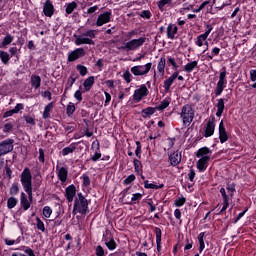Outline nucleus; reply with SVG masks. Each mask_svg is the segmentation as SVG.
Segmentation results:
<instances>
[{"instance_id":"obj_1","label":"nucleus","mask_w":256,"mask_h":256,"mask_svg":"<svg viewBox=\"0 0 256 256\" xmlns=\"http://www.w3.org/2000/svg\"><path fill=\"white\" fill-rule=\"evenodd\" d=\"M20 182L25 193L28 195V201L31 203V201H33V175L31 174V169H29V167L23 169L20 174Z\"/></svg>"},{"instance_id":"obj_2","label":"nucleus","mask_w":256,"mask_h":256,"mask_svg":"<svg viewBox=\"0 0 256 256\" xmlns=\"http://www.w3.org/2000/svg\"><path fill=\"white\" fill-rule=\"evenodd\" d=\"M74 44L79 47L81 45H95V37H97V30H87L84 33H81V35L74 34Z\"/></svg>"},{"instance_id":"obj_3","label":"nucleus","mask_w":256,"mask_h":256,"mask_svg":"<svg viewBox=\"0 0 256 256\" xmlns=\"http://www.w3.org/2000/svg\"><path fill=\"white\" fill-rule=\"evenodd\" d=\"M89 211V201L85 196H83V193H78L77 197L74 200L73 205V215H77V213H80V215H87V212Z\"/></svg>"},{"instance_id":"obj_4","label":"nucleus","mask_w":256,"mask_h":256,"mask_svg":"<svg viewBox=\"0 0 256 256\" xmlns=\"http://www.w3.org/2000/svg\"><path fill=\"white\" fill-rule=\"evenodd\" d=\"M226 87H227V68L222 67L219 74L218 82L216 84V87L214 88V96L212 97V99H215V97H221Z\"/></svg>"},{"instance_id":"obj_5","label":"nucleus","mask_w":256,"mask_h":256,"mask_svg":"<svg viewBox=\"0 0 256 256\" xmlns=\"http://www.w3.org/2000/svg\"><path fill=\"white\" fill-rule=\"evenodd\" d=\"M147 41V38L140 37L138 39H132L126 42L123 46L118 47L119 51H137L139 47H143Z\"/></svg>"},{"instance_id":"obj_6","label":"nucleus","mask_w":256,"mask_h":256,"mask_svg":"<svg viewBox=\"0 0 256 256\" xmlns=\"http://www.w3.org/2000/svg\"><path fill=\"white\" fill-rule=\"evenodd\" d=\"M180 117L183 125H191L193 119H195V109H193V106L191 104H185L181 109Z\"/></svg>"},{"instance_id":"obj_7","label":"nucleus","mask_w":256,"mask_h":256,"mask_svg":"<svg viewBox=\"0 0 256 256\" xmlns=\"http://www.w3.org/2000/svg\"><path fill=\"white\" fill-rule=\"evenodd\" d=\"M141 153H143L141 141H136L135 155L137 158L133 159L134 171L136 175H141V173H143V163L139 161V159H141Z\"/></svg>"},{"instance_id":"obj_8","label":"nucleus","mask_w":256,"mask_h":256,"mask_svg":"<svg viewBox=\"0 0 256 256\" xmlns=\"http://www.w3.org/2000/svg\"><path fill=\"white\" fill-rule=\"evenodd\" d=\"M151 67H153V63L149 62L145 65H137L133 66L130 71L133 73L135 77H141L143 75H147L151 71Z\"/></svg>"},{"instance_id":"obj_9","label":"nucleus","mask_w":256,"mask_h":256,"mask_svg":"<svg viewBox=\"0 0 256 256\" xmlns=\"http://www.w3.org/2000/svg\"><path fill=\"white\" fill-rule=\"evenodd\" d=\"M102 241H104V243L109 251H115V249H117V247H118L117 242L115 241V238L113 237V234L109 230H106V234H103Z\"/></svg>"},{"instance_id":"obj_10","label":"nucleus","mask_w":256,"mask_h":256,"mask_svg":"<svg viewBox=\"0 0 256 256\" xmlns=\"http://www.w3.org/2000/svg\"><path fill=\"white\" fill-rule=\"evenodd\" d=\"M149 95V89L145 84H142L139 89H136L133 94V103H141L143 101V97H147Z\"/></svg>"},{"instance_id":"obj_11","label":"nucleus","mask_w":256,"mask_h":256,"mask_svg":"<svg viewBox=\"0 0 256 256\" xmlns=\"http://www.w3.org/2000/svg\"><path fill=\"white\" fill-rule=\"evenodd\" d=\"M85 55H87L85 48H83V47L76 48L75 50L68 53L67 61H68V63H73V62L77 61L78 59H83V57H85Z\"/></svg>"},{"instance_id":"obj_12","label":"nucleus","mask_w":256,"mask_h":256,"mask_svg":"<svg viewBox=\"0 0 256 256\" xmlns=\"http://www.w3.org/2000/svg\"><path fill=\"white\" fill-rule=\"evenodd\" d=\"M14 143L15 140L11 138H8L0 142V157H3V155H7V153H11V151H13Z\"/></svg>"},{"instance_id":"obj_13","label":"nucleus","mask_w":256,"mask_h":256,"mask_svg":"<svg viewBox=\"0 0 256 256\" xmlns=\"http://www.w3.org/2000/svg\"><path fill=\"white\" fill-rule=\"evenodd\" d=\"M213 135H215V116H211L204 126L203 137L207 139L209 137H213Z\"/></svg>"},{"instance_id":"obj_14","label":"nucleus","mask_w":256,"mask_h":256,"mask_svg":"<svg viewBox=\"0 0 256 256\" xmlns=\"http://www.w3.org/2000/svg\"><path fill=\"white\" fill-rule=\"evenodd\" d=\"M111 16H112L111 10L100 14L96 20V27H103V25H106V23H110Z\"/></svg>"},{"instance_id":"obj_15","label":"nucleus","mask_w":256,"mask_h":256,"mask_svg":"<svg viewBox=\"0 0 256 256\" xmlns=\"http://www.w3.org/2000/svg\"><path fill=\"white\" fill-rule=\"evenodd\" d=\"M206 28L207 30L205 31V33L197 37L195 45H197L198 47H203V41H207V37H209V35H211V31H213V26L211 24H207Z\"/></svg>"},{"instance_id":"obj_16","label":"nucleus","mask_w":256,"mask_h":256,"mask_svg":"<svg viewBox=\"0 0 256 256\" xmlns=\"http://www.w3.org/2000/svg\"><path fill=\"white\" fill-rule=\"evenodd\" d=\"M57 177L61 183H67V179L69 178V170L67 167L56 166Z\"/></svg>"},{"instance_id":"obj_17","label":"nucleus","mask_w":256,"mask_h":256,"mask_svg":"<svg viewBox=\"0 0 256 256\" xmlns=\"http://www.w3.org/2000/svg\"><path fill=\"white\" fill-rule=\"evenodd\" d=\"M219 140L220 143L223 145V143H227L229 141V134H227V130L225 129V124L223 123V120L219 123Z\"/></svg>"},{"instance_id":"obj_18","label":"nucleus","mask_w":256,"mask_h":256,"mask_svg":"<svg viewBox=\"0 0 256 256\" xmlns=\"http://www.w3.org/2000/svg\"><path fill=\"white\" fill-rule=\"evenodd\" d=\"M76 195H77V187H75L74 184L69 185L65 189V197H66L68 203H73V199H75Z\"/></svg>"},{"instance_id":"obj_19","label":"nucleus","mask_w":256,"mask_h":256,"mask_svg":"<svg viewBox=\"0 0 256 256\" xmlns=\"http://www.w3.org/2000/svg\"><path fill=\"white\" fill-rule=\"evenodd\" d=\"M43 13L45 17H51L55 15V6L51 0H46L43 6Z\"/></svg>"},{"instance_id":"obj_20","label":"nucleus","mask_w":256,"mask_h":256,"mask_svg":"<svg viewBox=\"0 0 256 256\" xmlns=\"http://www.w3.org/2000/svg\"><path fill=\"white\" fill-rule=\"evenodd\" d=\"M168 159L172 167H177V165L181 163L182 156H181V153L179 154V151H174L168 154Z\"/></svg>"},{"instance_id":"obj_21","label":"nucleus","mask_w":256,"mask_h":256,"mask_svg":"<svg viewBox=\"0 0 256 256\" xmlns=\"http://www.w3.org/2000/svg\"><path fill=\"white\" fill-rule=\"evenodd\" d=\"M209 161H210V156H205L203 158H200L197 161L196 167H197L199 173H205V171H207V166H208Z\"/></svg>"},{"instance_id":"obj_22","label":"nucleus","mask_w":256,"mask_h":256,"mask_svg":"<svg viewBox=\"0 0 256 256\" xmlns=\"http://www.w3.org/2000/svg\"><path fill=\"white\" fill-rule=\"evenodd\" d=\"M178 31H179V28L177 27V25L170 23L166 29L167 38L171 39L173 41L175 39V35H177Z\"/></svg>"},{"instance_id":"obj_23","label":"nucleus","mask_w":256,"mask_h":256,"mask_svg":"<svg viewBox=\"0 0 256 256\" xmlns=\"http://www.w3.org/2000/svg\"><path fill=\"white\" fill-rule=\"evenodd\" d=\"M20 207L23 211H29L31 208V202L27 198V194H25V192H21L20 194Z\"/></svg>"},{"instance_id":"obj_24","label":"nucleus","mask_w":256,"mask_h":256,"mask_svg":"<svg viewBox=\"0 0 256 256\" xmlns=\"http://www.w3.org/2000/svg\"><path fill=\"white\" fill-rule=\"evenodd\" d=\"M227 101V99L225 98H219L217 99V103H216V117H221L225 111V102Z\"/></svg>"},{"instance_id":"obj_25","label":"nucleus","mask_w":256,"mask_h":256,"mask_svg":"<svg viewBox=\"0 0 256 256\" xmlns=\"http://www.w3.org/2000/svg\"><path fill=\"white\" fill-rule=\"evenodd\" d=\"M154 233L156 236V245H157L158 256H161V237L163 235V231H161V228L155 227Z\"/></svg>"},{"instance_id":"obj_26","label":"nucleus","mask_w":256,"mask_h":256,"mask_svg":"<svg viewBox=\"0 0 256 256\" xmlns=\"http://www.w3.org/2000/svg\"><path fill=\"white\" fill-rule=\"evenodd\" d=\"M211 149H209V147L205 146L202 147L200 149H198V151L196 152V157L199 159H203V157H211Z\"/></svg>"},{"instance_id":"obj_27","label":"nucleus","mask_w":256,"mask_h":256,"mask_svg":"<svg viewBox=\"0 0 256 256\" xmlns=\"http://www.w3.org/2000/svg\"><path fill=\"white\" fill-rule=\"evenodd\" d=\"M15 37L10 33H7L6 36L3 38L2 42L0 43V49H7L8 45H11L14 41Z\"/></svg>"},{"instance_id":"obj_28","label":"nucleus","mask_w":256,"mask_h":256,"mask_svg":"<svg viewBox=\"0 0 256 256\" xmlns=\"http://www.w3.org/2000/svg\"><path fill=\"white\" fill-rule=\"evenodd\" d=\"M156 112H157L156 107H147L146 109H142L141 115L143 119H147V118L151 119V116L155 115Z\"/></svg>"},{"instance_id":"obj_29","label":"nucleus","mask_w":256,"mask_h":256,"mask_svg":"<svg viewBox=\"0 0 256 256\" xmlns=\"http://www.w3.org/2000/svg\"><path fill=\"white\" fill-rule=\"evenodd\" d=\"M81 142H73L69 146L62 149L61 153L63 157H67L70 153H74L75 149H77V145H79Z\"/></svg>"},{"instance_id":"obj_30","label":"nucleus","mask_w":256,"mask_h":256,"mask_svg":"<svg viewBox=\"0 0 256 256\" xmlns=\"http://www.w3.org/2000/svg\"><path fill=\"white\" fill-rule=\"evenodd\" d=\"M55 107V102L48 103L43 111L42 119H51V111Z\"/></svg>"},{"instance_id":"obj_31","label":"nucleus","mask_w":256,"mask_h":256,"mask_svg":"<svg viewBox=\"0 0 256 256\" xmlns=\"http://www.w3.org/2000/svg\"><path fill=\"white\" fill-rule=\"evenodd\" d=\"M30 84L33 89H39L41 87V76L32 74Z\"/></svg>"},{"instance_id":"obj_32","label":"nucleus","mask_w":256,"mask_h":256,"mask_svg":"<svg viewBox=\"0 0 256 256\" xmlns=\"http://www.w3.org/2000/svg\"><path fill=\"white\" fill-rule=\"evenodd\" d=\"M93 85H95V76H89L83 82L85 91H91V89H93Z\"/></svg>"},{"instance_id":"obj_33","label":"nucleus","mask_w":256,"mask_h":256,"mask_svg":"<svg viewBox=\"0 0 256 256\" xmlns=\"http://www.w3.org/2000/svg\"><path fill=\"white\" fill-rule=\"evenodd\" d=\"M143 199V194L135 193L132 195V198L124 201V205H133Z\"/></svg>"},{"instance_id":"obj_34","label":"nucleus","mask_w":256,"mask_h":256,"mask_svg":"<svg viewBox=\"0 0 256 256\" xmlns=\"http://www.w3.org/2000/svg\"><path fill=\"white\" fill-rule=\"evenodd\" d=\"M163 187H165L164 184L157 185L156 182L149 183V180H145L144 181V189H154V190H157V189H163Z\"/></svg>"},{"instance_id":"obj_35","label":"nucleus","mask_w":256,"mask_h":256,"mask_svg":"<svg viewBox=\"0 0 256 256\" xmlns=\"http://www.w3.org/2000/svg\"><path fill=\"white\" fill-rule=\"evenodd\" d=\"M198 242H199V248L198 251L199 253H203V251L205 250V232H201L198 237Z\"/></svg>"},{"instance_id":"obj_36","label":"nucleus","mask_w":256,"mask_h":256,"mask_svg":"<svg viewBox=\"0 0 256 256\" xmlns=\"http://www.w3.org/2000/svg\"><path fill=\"white\" fill-rule=\"evenodd\" d=\"M169 105H171V98L167 97L160 103V105L156 106V111H164Z\"/></svg>"},{"instance_id":"obj_37","label":"nucleus","mask_w":256,"mask_h":256,"mask_svg":"<svg viewBox=\"0 0 256 256\" xmlns=\"http://www.w3.org/2000/svg\"><path fill=\"white\" fill-rule=\"evenodd\" d=\"M235 187H237L235 182H228L226 184V190L228 191L230 197H234L235 193L237 192Z\"/></svg>"},{"instance_id":"obj_38","label":"nucleus","mask_w":256,"mask_h":256,"mask_svg":"<svg viewBox=\"0 0 256 256\" xmlns=\"http://www.w3.org/2000/svg\"><path fill=\"white\" fill-rule=\"evenodd\" d=\"M197 65H199V63L197 61H192L190 63H187L185 66H184V71L186 73H193L194 69L197 68Z\"/></svg>"},{"instance_id":"obj_39","label":"nucleus","mask_w":256,"mask_h":256,"mask_svg":"<svg viewBox=\"0 0 256 256\" xmlns=\"http://www.w3.org/2000/svg\"><path fill=\"white\" fill-rule=\"evenodd\" d=\"M17 203H19V199L15 198V196H11L7 199V208L15 209V207H17Z\"/></svg>"},{"instance_id":"obj_40","label":"nucleus","mask_w":256,"mask_h":256,"mask_svg":"<svg viewBox=\"0 0 256 256\" xmlns=\"http://www.w3.org/2000/svg\"><path fill=\"white\" fill-rule=\"evenodd\" d=\"M0 59L3 65H9V61H11V56H9V53L0 50Z\"/></svg>"},{"instance_id":"obj_41","label":"nucleus","mask_w":256,"mask_h":256,"mask_svg":"<svg viewBox=\"0 0 256 256\" xmlns=\"http://www.w3.org/2000/svg\"><path fill=\"white\" fill-rule=\"evenodd\" d=\"M19 182H14L9 190V195H11V197H15V195H19Z\"/></svg>"},{"instance_id":"obj_42","label":"nucleus","mask_w":256,"mask_h":256,"mask_svg":"<svg viewBox=\"0 0 256 256\" xmlns=\"http://www.w3.org/2000/svg\"><path fill=\"white\" fill-rule=\"evenodd\" d=\"M165 65H167V60L165 57H161L157 65V70L159 73H162V75L165 73Z\"/></svg>"},{"instance_id":"obj_43","label":"nucleus","mask_w":256,"mask_h":256,"mask_svg":"<svg viewBox=\"0 0 256 256\" xmlns=\"http://www.w3.org/2000/svg\"><path fill=\"white\" fill-rule=\"evenodd\" d=\"M75 111H76L75 104H73V102H69L66 107V115L68 117H73V113H75Z\"/></svg>"},{"instance_id":"obj_44","label":"nucleus","mask_w":256,"mask_h":256,"mask_svg":"<svg viewBox=\"0 0 256 256\" xmlns=\"http://www.w3.org/2000/svg\"><path fill=\"white\" fill-rule=\"evenodd\" d=\"M220 53H221V49L219 47H214L212 48L211 53H207L206 56L210 61H212L213 57L219 56Z\"/></svg>"},{"instance_id":"obj_45","label":"nucleus","mask_w":256,"mask_h":256,"mask_svg":"<svg viewBox=\"0 0 256 256\" xmlns=\"http://www.w3.org/2000/svg\"><path fill=\"white\" fill-rule=\"evenodd\" d=\"M218 4L217 9H225V7L231 5V0H214Z\"/></svg>"},{"instance_id":"obj_46","label":"nucleus","mask_w":256,"mask_h":256,"mask_svg":"<svg viewBox=\"0 0 256 256\" xmlns=\"http://www.w3.org/2000/svg\"><path fill=\"white\" fill-rule=\"evenodd\" d=\"M77 9V2L73 1L66 6V13L67 15H71Z\"/></svg>"},{"instance_id":"obj_47","label":"nucleus","mask_w":256,"mask_h":256,"mask_svg":"<svg viewBox=\"0 0 256 256\" xmlns=\"http://www.w3.org/2000/svg\"><path fill=\"white\" fill-rule=\"evenodd\" d=\"M172 2L173 0H160L157 2V7L160 11H163V9H165V6L171 5Z\"/></svg>"},{"instance_id":"obj_48","label":"nucleus","mask_w":256,"mask_h":256,"mask_svg":"<svg viewBox=\"0 0 256 256\" xmlns=\"http://www.w3.org/2000/svg\"><path fill=\"white\" fill-rule=\"evenodd\" d=\"M174 82L175 80H172L171 77L164 81V89L166 93H169V91H171V85H173Z\"/></svg>"},{"instance_id":"obj_49","label":"nucleus","mask_w":256,"mask_h":256,"mask_svg":"<svg viewBox=\"0 0 256 256\" xmlns=\"http://www.w3.org/2000/svg\"><path fill=\"white\" fill-rule=\"evenodd\" d=\"M36 227L38 231H41L42 233H45V223L41 221V218L36 217Z\"/></svg>"},{"instance_id":"obj_50","label":"nucleus","mask_w":256,"mask_h":256,"mask_svg":"<svg viewBox=\"0 0 256 256\" xmlns=\"http://www.w3.org/2000/svg\"><path fill=\"white\" fill-rule=\"evenodd\" d=\"M77 71L80 73V75L82 77H85V75H87V73H89L88 69L86 68V66L82 65V64H78L76 66Z\"/></svg>"},{"instance_id":"obj_51","label":"nucleus","mask_w":256,"mask_h":256,"mask_svg":"<svg viewBox=\"0 0 256 256\" xmlns=\"http://www.w3.org/2000/svg\"><path fill=\"white\" fill-rule=\"evenodd\" d=\"M131 190V186L125 188L121 193H120V201H122V203H125V201H128L127 198V194L129 193V191Z\"/></svg>"},{"instance_id":"obj_52","label":"nucleus","mask_w":256,"mask_h":256,"mask_svg":"<svg viewBox=\"0 0 256 256\" xmlns=\"http://www.w3.org/2000/svg\"><path fill=\"white\" fill-rule=\"evenodd\" d=\"M107 251H105V249H103V246L98 245L95 248V255L96 256H107Z\"/></svg>"},{"instance_id":"obj_53","label":"nucleus","mask_w":256,"mask_h":256,"mask_svg":"<svg viewBox=\"0 0 256 256\" xmlns=\"http://www.w3.org/2000/svg\"><path fill=\"white\" fill-rule=\"evenodd\" d=\"M139 16H140L142 19H151V17H153V14H151V11H150V10H142V11L139 13Z\"/></svg>"},{"instance_id":"obj_54","label":"nucleus","mask_w":256,"mask_h":256,"mask_svg":"<svg viewBox=\"0 0 256 256\" xmlns=\"http://www.w3.org/2000/svg\"><path fill=\"white\" fill-rule=\"evenodd\" d=\"M4 169H5L7 179L9 180L13 179V170H11V165L6 164Z\"/></svg>"},{"instance_id":"obj_55","label":"nucleus","mask_w":256,"mask_h":256,"mask_svg":"<svg viewBox=\"0 0 256 256\" xmlns=\"http://www.w3.org/2000/svg\"><path fill=\"white\" fill-rule=\"evenodd\" d=\"M44 217H46V219H49V217H51V215L53 214V209H51V207L49 206H45L43 208V211H42Z\"/></svg>"},{"instance_id":"obj_56","label":"nucleus","mask_w":256,"mask_h":256,"mask_svg":"<svg viewBox=\"0 0 256 256\" xmlns=\"http://www.w3.org/2000/svg\"><path fill=\"white\" fill-rule=\"evenodd\" d=\"M185 203H187V198L181 197V198H177L175 200L174 205L176 207H183V205H185Z\"/></svg>"},{"instance_id":"obj_57","label":"nucleus","mask_w":256,"mask_h":256,"mask_svg":"<svg viewBox=\"0 0 256 256\" xmlns=\"http://www.w3.org/2000/svg\"><path fill=\"white\" fill-rule=\"evenodd\" d=\"M135 179H137L135 174H130L126 179H124L123 185H131Z\"/></svg>"},{"instance_id":"obj_58","label":"nucleus","mask_w":256,"mask_h":256,"mask_svg":"<svg viewBox=\"0 0 256 256\" xmlns=\"http://www.w3.org/2000/svg\"><path fill=\"white\" fill-rule=\"evenodd\" d=\"M13 123H14V120L12 119V122H8V123H5L4 124V133H11V131H13Z\"/></svg>"},{"instance_id":"obj_59","label":"nucleus","mask_w":256,"mask_h":256,"mask_svg":"<svg viewBox=\"0 0 256 256\" xmlns=\"http://www.w3.org/2000/svg\"><path fill=\"white\" fill-rule=\"evenodd\" d=\"M64 239H65V241H70L68 244H67V247H66V251H70V249H71V245H72V243H73V236H71V234H66L65 236H64Z\"/></svg>"},{"instance_id":"obj_60","label":"nucleus","mask_w":256,"mask_h":256,"mask_svg":"<svg viewBox=\"0 0 256 256\" xmlns=\"http://www.w3.org/2000/svg\"><path fill=\"white\" fill-rule=\"evenodd\" d=\"M122 77L124 81H126L127 83H131L133 75L131 74V72H129V70H126L123 73Z\"/></svg>"},{"instance_id":"obj_61","label":"nucleus","mask_w":256,"mask_h":256,"mask_svg":"<svg viewBox=\"0 0 256 256\" xmlns=\"http://www.w3.org/2000/svg\"><path fill=\"white\" fill-rule=\"evenodd\" d=\"M24 120H25V122L27 123V125H32V126H35V125H36V123H35V117H33V116H29V115L24 116Z\"/></svg>"},{"instance_id":"obj_62","label":"nucleus","mask_w":256,"mask_h":256,"mask_svg":"<svg viewBox=\"0 0 256 256\" xmlns=\"http://www.w3.org/2000/svg\"><path fill=\"white\" fill-rule=\"evenodd\" d=\"M81 177L83 179V186L89 187V185H91V178H89V176L86 174H83Z\"/></svg>"},{"instance_id":"obj_63","label":"nucleus","mask_w":256,"mask_h":256,"mask_svg":"<svg viewBox=\"0 0 256 256\" xmlns=\"http://www.w3.org/2000/svg\"><path fill=\"white\" fill-rule=\"evenodd\" d=\"M167 63H168V65H171L175 69H179V65H177V62L175 61V58H173L171 56H168Z\"/></svg>"},{"instance_id":"obj_64","label":"nucleus","mask_w":256,"mask_h":256,"mask_svg":"<svg viewBox=\"0 0 256 256\" xmlns=\"http://www.w3.org/2000/svg\"><path fill=\"white\" fill-rule=\"evenodd\" d=\"M23 109H25V104L18 103V104H16L14 109H12V111L14 112V114H17V113H19V111H23Z\"/></svg>"}]
</instances>
